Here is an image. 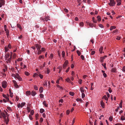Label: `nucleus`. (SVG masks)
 <instances>
[{"mask_svg": "<svg viewBox=\"0 0 125 125\" xmlns=\"http://www.w3.org/2000/svg\"><path fill=\"white\" fill-rule=\"evenodd\" d=\"M34 113V111L33 110H31V111L30 113L31 115H33Z\"/></svg>", "mask_w": 125, "mask_h": 125, "instance_id": "39", "label": "nucleus"}, {"mask_svg": "<svg viewBox=\"0 0 125 125\" xmlns=\"http://www.w3.org/2000/svg\"><path fill=\"white\" fill-rule=\"evenodd\" d=\"M82 80L81 79H79L78 81V82L80 84H81L82 83Z\"/></svg>", "mask_w": 125, "mask_h": 125, "instance_id": "58", "label": "nucleus"}, {"mask_svg": "<svg viewBox=\"0 0 125 125\" xmlns=\"http://www.w3.org/2000/svg\"><path fill=\"white\" fill-rule=\"evenodd\" d=\"M43 91V88L42 87H40V89H39V91L40 92V93H42Z\"/></svg>", "mask_w": 125, "mask_h": 125, "instance_id": "27", "label": "nucleus"}, {"mask_svg": "<svg viewBox=\"0 0 125 125\" xmlns=\"http://www.w3.org/2000/svg\"><path fill=\"white\" fill-rule=\"evenodd\" d=\"M4 112L5 113V114H6V115L7 116V117H8V116H9V114L8 113L6 112V110H4Z\"/></svg>", "mask_w": 125, "mask_h": 125, "instance_id": "49", "label": "nucleus"}, {"mask_svg": "<svg viewBox=\"0 0 125 125\" xmlns=\"http://www.w3.org/2000/svg\"><path fill=\"white\" fill-rule=\"evenodd\" d=\"M12 56L11 55L10 56V57L9 58H8V59H7V62H11V59Z\"/></svg>", "mask_w": 125, "mask_h": 125, "instance_id": "12", "label": "nucleus"}, {"mask_svg": "<svg viewBox=\"0 0 125 125\" xmlns=\"http://www.w3.org/2000/svg\"><path fill=\"white\" fill-rule=\"evenodd\" d=\"M84 25V23L83 22H80L79 24V25L81 27H83V26Z\"/></svg>", "mask_w": 125, "mask_h": 125, "instance_id": "29", "label": "nucleus"}, {"mask_svg": "<svg viewBox=\"0 0 125 125\" xmlns=\"http://www.w3.org/2000/svg\"><path fill=\"white\" fill-rule=\"evenodd\" d=\"M43 104H44L45 106L46 107H48L47 104L46 103V102L45 101H44L43 103Z\"/></svg>", "mask_w": 125, "mask_h": 125, "instance_id": "25", "label": "nucleus"}, {"mask_svg": "<svg viewBox=\"0 0 125 125\" xmlns=\"http://www.w3.org/2000/svg\"><path fill=\"white\" fill-rule=\"evenodd\" d=\"M35 46L37 48V50H40L41 48V46L38 44H36L35 45Z\"/></svg>", "mask_w": 125, "mask_h": 125, "instance_id": "6", "label": "nucleus"}, {"mask_svg": "<svg viewBox=\"0 0 125 125\" xmlns=\"http://www.w3.org/2000/svg\"><path fill=\"white\" fill-rule=\"evenodd\" d=\"M44 111V110L43 109H41L40 110V112L41 113H43Z\"/></svg>", "mask_w": 125, "mask_h": 125, "instance_id": "41", "label": "nucleus"}, {"mask_svg": "<svg viewBox=\"0 0 125 125\" xmlns=\"http://www.w3.org/2000/svg\"><path fill=\"white\" fill-rule=\"evenodd\" d=\"M53 54H52L51 53L50 55V57L51 59H52L53 57Z\"/></svg>", "mask_w": 125, "mask_h": 125, "instance_id": "62", "label": "nucleus"}, {"mask_svg": "<svg viewBox=\"0 0 125 125\" xmlns=\"http://www.w3.org/2000/svg\"><path fill=\"white\" fill-rule=\"evenodd\" d=\"M116 69L115 68H112L111 70L112 72H115L116 71Z\"/></svg>", "mask_w": 125, "mask_h": 125, "instance_id": "23", "label": "nucleus"}, {"mask_svg": "<svg viewBox=\"0 0 125 125\" xmlns=\"http://www.w3.org/2000/svg\"><path fill=\"white\" fill-rule=\"evenodd\" d=\"M11 76L12 77H14L15 78H16V75L14 74H11Z\"/></svg>", "mask_w": 125, "mask_h": 125, "instance_id": "46", "label": "nucleus"}, {"mask_svg": "<svg viewBox=\"0 0 125 125\" xmlns=\"http://www.w3.org/2000/svg\"><path fill=\"white\" fill-rule=\"evenodd\" d=\"M102 65L104 67V68L105 69H106V64L104 63V64H102Z\"/></svg>", "mask_w": 125, "mask_h": 125, "instance_id": "53", "label": "nucleus"}, {"mask_svg": "<svg viewBox=\"0 0 125 125\" xmlns=\"http://www.w3.org/2000/svg\"><path fill=\"white\" fill-rule=\"evenodd\" d=\"M39 76L40 78L41 79H42L43 77V76L42 75L40 74L39 75Z\"/></svg>", "mask_w": 125, "mask_h": 125, "instance_id": "57", "label": "nucleus"}, {"mask_svg": "<svg viewBox=\"0 0 125 125\" xmlns=\"http://www.w3.org/2000/svg\"><path fill=\"white\" fill-rule=\"evenodd\" d=\"M103 99H104L106 100L107 101L108 100V98L105 95H104L103 96Z\"/></svg>", "mask_w": 125, "mask_h": 125, "instance_id": "26", "label": "nucleus"}, {"mask_svg": "<svg viewBox=\"0 0 125 125\" xmlns=\"http://www.w3.org/2000/svg\"><path fill=\"white\" fill-rule=\"evenodd\" d=\"M14 86L16 88H18L19 87L18 85L17 84L16 82L14 80H13V81Z\"/></svg>", "mask_w": 125, "mask_h": 125, "instance_id": "5", "label": "nucleus"}, {"mask_svg": "<svg viewBox=\"0 0 125 125\" xmlns=\"http://www.w3.org/2000/svg\"><path fill=\"white\" fill-rule=\"evenodd\" d=\"M34 88L36 90H38V88L37 86L36 85H35L34 86Z\"/></svg>", "mask_w": 125, "mask_h": 125, "instance_id": "63", "label": "nucleus"}, {"mask_svg": "<svg viewBox=\"0 0 125 125\" xmlns=\"http://www.w3.org/2000/svg\"><path fill=\"white\" fill-rule=\"evenodd\" d=\"M30 106V104L27 105V106L26 108L28 112H29L31 110V109L29 107Z\"/></svg>", "mask_w": 125, "mask_h": 125, "instance_id": "8", "label": "nucleus"}, {"mask_svg": "<svg viewBox=\"0 0 125 125\" xmlns=\"http://www.w3.org/2000/svg\"><path fill=\"white\" fill-rule=\"evenodd\" d=\"M2 95L8 101H9V99L8 97L7 96L5 95L4 94H3Z\"/></svg>", "mask_w": 125, "mask_h": 125, "instance_id": "10", "label": "nucleus"}, {"mask_svg": "<svg viewBox=\"0 0 125 125\" xmlns=\"http://www.w3.org/2000/svg\"><path fill=\"white\" fill-rule=\"evenodd\" d=\"M21 105L22 108L25 104V102L22 103L21 104Z\"/></svg>", "mask_w": 125, "mask_h": 125, "instance_id": "35", "label": "nucleus"}, {"mask_svg": "<svg viewBox=\"0 0 125 125\" xmlns=\"http://www.w3.org/2000/svg\"><path fill=\"white\" fill-rule=\"evenodd\" d=\"M21 104L20 103L18 104L17 105V107L19 108H20V107H21V108H22V107Z\"/></svg>", "mask_w": 125, "mask_h": 125, "instance_id": "52", "label": "nucleus"}, {"mask_svg": "<svg viewBox=\"0 0 125 125\" xmlns=\"http://www.w3.org/2000/svg\"><path fill=\"white\" fill-rule=\"evenodd\" d=\"M31 95L32 96H34L36 94V93L34 91H32L31 93Z\"/></svg>", "mask_w": 125, "mask_h": 125, "instance_id": "17", "label": "nucleus"}, {"mask_svg": "<svg viewBox=\"0 0 125 125\" xmlns=\"http://www.w3.org/2000/svg\"><path fill=\"white\" fill-rule=\"evenodd\" d=\"M40 97L41 98H43V95L42 94H40Z\"/></svg>", "mask_w": 125, "mask_h": 125, "instance_id": "60", "label": "nucleus"}, {"mask_svg": "<svg viewBox=\"0 0 125 125\" xmlns=\"http://www.w3.org/2000/svg\"><path fill=\"white\" fill-rule=\"evenodd\" d=\"M57 87L58 88H59V89L60 90H63V88L62 87L60 86L59 85L57 84L56 85Z\"/></svg>", "mask_w": 125, "mask_h": 125, "instance_id": "16", "label": "nucleus"}, {"mask_svg": "<svg viewBox=\"0 0 125 125\" xmlns=\"http://www.w3.org/2000/svg\"><path fill=\"white\" fill-rule=\"evenodd\" d=\"M97 19L98 21H99L101 20L100 17L99 16H97Z\"/></svg>", "mask_w": 125, "mask_h": 125, "instance_id": "42", "label": "nucleus"}, {"mask_svg": "<svg viewBox=\"0 0 125 125\" xmlns=\"http://www.w3.org/2000/svg\"><path fill=\"white\" fill-rule=\"evenodd\" d=\"M50 17L49 16H47L45 17V20L46 21H47L48 20H50L49 19Z\"/></svg>", "mask_w": 125, "mask_h": 125, "instance_id": "24", "label": "nucleus"}, {"mask_svg": "<svg viewBox=\"0 0 125 125\" xmlns=\"http://www.w3.org/2000/svg\"><path fill=\"white\" fill-rule=\"evenodd\" d=\"M85 96V95L83 93H82V97L83 98Z\"/></svg>", "mask_w": 125, "mask_h": 125, "instance_id": "56", "label": "nucleus"}, {"mask_svg": "<svg viewBox=\"0 0 125 125\" xmlns=\"http://www.w3.org/2000/svg\"><path fill=\"white\" fill-rule=\"evenodd\" d=\"M121 119L122 121L125 120V117L123 116H122L121 117Z\"/></svg>", "mask_w": 125, "mask_h": 125, "instance_id": "30", "label": "nucleus"}, {"mask_svg": "<svg viewBox=\"0 0 125 125\" xmlns=\"http://www.w3.org/2000/svg\"><path fill=\"white\" fill-rule=\"evenodd\" d=\"M69 94L72 96H73L74 94V93L73 92H69Z\"/></svg>", "mask_w": 125, "mask_h": 125, "instance_id": "45", "label": "nucleus"}, {"mask_svg": "<svg viewBox=\"0 0 125 125\" xmlns=\"http://www.w3.org/2000/svg\"><path fill=\"white\" fill-rule=\"evenodd\" d=\"M38 76H39V75L38 74L36 73H35L34 74L33 76V77H37Z\"/></svg>", "mask_w": 125, "mask_h": 125, "instance_id": "36", "label": "nucleus"}, {"mask_svg": "<svg viewBox=\"0 0 125 125\" xmlns=\"http://www.w3.org/2000/svg\"><path fill=\"white\" fill-rule=\"evenodd\" d=\"M2 87L3 88H5L7 87V82L5 81H3L2 83Z\"/></svg>", "mask_w": 125, "mask_h": 125, "instance_id": "1", "label": "nucleus"}, {"mask_svg": "<svg viewBox=\"0 0 125 125\" xmlns=\"http://www.w3.org/2000/svg\"><path fill=\"white\" fill-rule=\"evenodd\" d=\"M122 100H121L120 103L119 104V106L121 108L122 107Z\"/></svg>", "mask_w": 125, "mask_h": 125, "instance_id": "33", "label": "nucleus"}, {"mask_svg": "<svg viewBox=\"0 0 125 125\" xmlns=\"http://www.w3.org/2000/svg\"><path fill=\"white\" fill-rule=\"evenodd\" d=\"M1 115L3 116V117L4 118V119H5V118L6 117V116L5 114V113H1Z\"/></svg>", "mask_w": 125, "mask_h": 125, "instance_id": "18", "label": "nucleus"}, {"mask_svg": "<svg viewBox=\"0 0 125 125\" xmlns=\"http://www.w3.org/2000/svg\"><path fill=\"white\" fill-rule=\"evenodd\" d=\"M65 52L64 51H62V57H64L65 56Z\"/></svg>", "mask_w": 125, "mask_h": 125, "instance_id": "47", "label": "nucleus"}, {"mask_svg": "<svg viewBox=\"0 0 125 125\" xmlns=\"http://www.w3.org/2000/svg\"><path fill=\"white\" fill-rule=\"evenodd\" d=\"M110 3H109L110 6H113L115 5V2L114 0H110Z\"/></svg>", "mask_w": 125, "mask_h": 125, "instance_id": "2", "label": "nucleus"}, {"mask_svg": "<svg viewBox=\"0 0 125 125\" xmlns=\"http://www.w3.org/2000/svg\"><path fill=\"white\" fill-rule=\"evenodd\" d=\"M77 53L79 56H80L81 54V53L78 50H77Z\"/></svg>", "mask_w": 125, "mask_h": 125, "instance_id": "44", "label": "nucleus"}, {"mask_svg": "<svg viewBox=\"0 0 125 125\" xmlns=\"http://www.w3.org/2000/svg\"><path fill=\"white\" fill-rule=\"evenodd\" d=\"M26 94L27 95L29 96L30 95L31 92L30 91H27L26 92Z\"/></svg>", "mask_w": 125, "mask_h": 125, "instance_id": "15", "label": "nucleus"}, {"mask_svg": "<svg viewBox=\"0 0 125 125\" xmlns=\"http://www.w3.org/2000/svg\"><path fill=\"white\" fill-rule=\"evenodd\" d=\"M29 117L30 120H32V119L33 118L32 117L31 115H29Z\"/></svg>", "mask_w": 125, "mask_h": 125, "instance_id": "40", "label": "nucleus"}, {"mask_svg": "<svg viewBox=\"0 0 125 125\" xmlns=\"http://www.w3.org/2000/svg\"><path fill=\"white\" fill-rule=\"evenodd\" d=\"M86 23H88V24L89 25L90 27H93V24L92 23H89L88 21H87L86 22Z\"/></svg>", "mask_w": 125, "mask_h": 125, "instance_id": "11", "label": "nucleus"}, {"mask_svg": "<svg viewBox=\"0 0 125 125\" xmlns=\"http://www.w3.org/2000/svg\"><path fill=\"white\" fill-rule=\"evenodd\" d=\"M62 78L61 77H60V78H59V79H58L57 81H56V83H57V84H59V80H60V79H62Z\"/></svg>", "mask_w": 125, "mask_h": 125, "instance_id": "43", "label": "nucleus"}, {"mask_svg": "<svg viewBox=\"0 0 125 125\" xmlns=\"http://www.w3.org/2000/svg\"><path fill=\"white\" fill-rule=\"evenodd\" d=\"M38 52H37V54L38 55L41 54L42 52V51L40 50H37Z\"/></svg>", "mask_w": 125, "mask_h": 125, "instance_id": "32", "label": "nucleus"}, {"mask_svg": "<svg viewBox=\"0 0 125 125\" xmlns=\"http://www.w3.org/2000/svg\"><path fill=\"white\" fill-rule=\"evenodd\" d=\"M68 62L67 60H66L65 61L63 65V68H64L68 64Z\"/></svg>", "mask_w": 125, "mask_h": 125, "instance_id": "7", "label": "nucleus"}, {"mask_svg": "<svg viewBox=\"0 0 125 125\" xmlns=\"http://www.w3.org/2000/svg\"><path fill=\"white\" fill-rule=\"evenodd\" d=\"M101 105L102 107L104 108V103L103 102V101H101Z\"/></svg>", "mask_w": 125, "mask_h": 125, "instance_id": "9", "label": "nucleus"}, {"mask_svg": "<svg viewBox=\"0 0 125 125\" xmlns=\"http://www.w3.org/2000/svg\"><path fill=\"white\" fill-rule=\"evenodd\" d=\"M116 28V27L114 26H112L111 27L110 29V31H112V30L113 29H115Z\"/></svg>", "mask_w": 125, "mask_h": 125, "instance_id": "21", "label": "nucleus"}, {"mask_svg": "<svg viewBox=\"0 0 125 125\" xmlns=\"http://www.w3.org/2000/svg\"><path fill=\"white\" fill-rule=\"evenodd\" d=\"M45 62H44V63L43 64V66H41V69H42V68H43V67H44L45 66Z\"/></svg>", "mask_w": 125, "mask_h": 125, "instance_id": "37", "label": "nucleus"}, {"mask_svg": "<svg viewBox=\"0 0 125 125\" xmlns=\"http://www.w3.org/2000/svg\"><path fill=\"white\" fill-rule=\"evenodd\" d=\"M66 80L67 82L68 83H70V82H71L69 78H67L66 79Z\"/></svg>", "mask_w": 125, "mask_h": 125, "instance_id": "28", "label": "nucleus"}, {"mask_svg": "<svg viewBox=\"0 0 125 125\" xmlns=\"http://www.w3.org/2000/svg\"><path fill=\"white\" fill-rule=\"evenodd\" d=\"M17 27L19 28L20 29H22V28L21 26L19 24H18L17 25Z\"/></svg>", "mask_w": 125, "mask_h": 125, "instance_id": "31", "label": "nucleus"}, {"mask_svg": "<svg viewBox=\"0 0 125 125\" xmlns=\"http://www.w3.org/2000/svg\"><path fill=\"white\" fill-rule=\"evenodd\" d=\"M92 20L93 22L95 23H96L97 22V21L96 20H95L94 19V17H93L92 18Z\"/></svg>", "mask_w": 125, "mask_h": 125, "instance_id": "34", "label": "nucleus"}, {"mask_svg": "<svg viewBox=\"0 0 125 125\" xmlns=\"http://www.w3.org/2000/svg\"><path fill=\"white\" fill-rule=\"evenodd\" d=\"M10 95L11 97H13V93L12 92L10 93Z\"/></svg>", "mask_w": 125, "mask_h": 125, "instance_id": "59", "label": "nucleus"}, {"mask_svg": "<svg viewBox=\"0 0 125 125\" xmlns=\"http://www.w3.org/2000/svg\"><path fill=\"white\" fill-rule=\"evenodd\" d=\"M16 78H17L19 81H20L22 80V78L17 73H16Z\"/></svg>", "mask_w": 125, "mask_h": 125, "instance_id": "3", "label": "nucleus"}, {"mask_svg": "<svg viewBox=\"0 0 125 125\" xmlns=\"http://www.w3.org/2000/svg\"><path fill=\"white\" fill-rule=\"evenodd\" d=\"M0 2H2L3 4H5V1L4 0H0Z\"/></svg>", "mask_w": 125, "mask_h": 125, "instance_id": "61", "label": "nucleus"}, {"mask_svg": "<svg viewBox=\"0 0 125 125\" xmlns=\"http://www.w3.org/2000/svg\"><path fill=\"white\" fill-rule=\"evenodd\" d=\"M80 90L82 93H83L84 92V90L83 87H81L80 88Z\"/></svg>", "mask_w": 125, "mask_h": 125, "instance_id": "19", "label": "nucleus"}, {"mask_svg": "<svg viewBox=\"0 0 125 125\" xmlns=\"http://www.w3.org/2000/svg\"><path fill=\"white\" fill-rule=\"evenodd\" d=\"M24 73L27 76H28L30 74V73L29 72H25Z\"/></svg>", "mask_w": 125, "mask_h": 125, "instance_id": "38", "label": "nucleus"}, {"mask_svg": "<svg viewBox=\"0 0 125 125\" xmlns=\"http://www.w3.org/2000/svg\"><path fill=\"white\" fill-rule=\"evenodd\" d=\"M121 0H117L116 2L117 3V5L119 6L121 4Z\"/></svg>", "mask_w": 125, "mask_h": 125, "instance_id": "14", "label": "nucleus"}, {"mask_svg": "<svg viewBox=\"0 0 125 125\" xmlns=\"http://www.w3.org/2000/svg\"><path fill=\"white\" fill-rule=\"evenodd\" d=\"M122 71L123 72L125 71V66H124L122 68Z\"/></svg>", "mask_w": 125, "mask_h": 125, "instance_id": "64", "label": "nucleus"}, {"mask_svg": "<svg viewBox=\"0 0 125 125\" xmlns=\"http://www.w3.org/2000/svg\"><path fill=\"white\" fill-rule=\"evenodd\" d=\"M4 119L5 120V121L6 122V124H8L9 121V118L8 117H7L6 119V118Z\"/></svg>", "mask_w": 125, "mask_h": 125, "instance_id": "22", "label": "nucleus"}, {"mask_svg": "<svg viewBox=\"0 0 125 125\" xmlns=\"http://www.w3.org/2000/svg\"><path fill=\"white\" fill-rule=\"evenodd\" d=\"M4 30L6 32V34L7 37L8 38L9 35V30L7 29H4Z\"/></svg>", "mask_w": 125, "mask_h": 125, "instance_id": "4", "label": "nucleus"}, {"mask_svg": "<svg viewBox=\"0 0 125 125\" xmlns=\"http://www.w3.org/2000/svg\"><path fill=\"white\" fill-rule=\"evenodd\" d=\"M103 48L102 47H100L99 49V51L101 53H102V51L103 50Z\"/></svg>", "mask_w": 125, "mask_h": 125, "instance_id": "20", "label": "nucleus"}, {"mask_svg": "<svg viewBox=\"0 0 125 125\" xmlns=\"http://www.w3.org/2000/svg\"><path fill=\"white\" fill-rule=\"evenodd\" d=\"M109 120L110 121H112V120H113V117H112L111 116H110L109 117Z\"/></svg>", "mask_w": 125, "mask_h": 125, "instance_id": "55", "label": "nucleus"}, {"mask_svg": "<svg viewBox=\"0 0 125 125\" xmlns=\"http://www.w3.org/2000/svg\"><path fill=\"white\" fill-rule=\"evenodd\" d=\"M8 49L7 48V47H6V46L5 48V52H7L8 51Z\"/></svg>", "mask_w": 125, "mask_h": 125, "instance_id": "48", "label": "nucleus"}, {"mask_svg": "<svg viewBox=\"0 0 125 125\" xmlns=\"http://www.w3.org/2000/svg\"><path fill=\"white\" fill-rule=\"evenodd\" d=\"M76 100L77 101H81V102L82 101V100L81 99L78 98L76 99Z\"/></svg>", "mask_w": 125, "mask_h": 125, "instance_id": "51", "label": "nucleus"}, {"mask_svg": "<svg viewBox=\"0 0 125 125\" xmlns=\"http://www.w3.org/2000/svg\"><path fill=\"white\" fill-rule=\"evenodd\" d=\"M10 56V54H6L5 56V60H7V59L9 58Z\"/></svg>", "mask_w": 125, "mask_h": 125, "instance_id": "13", "label": "nucleus"}, {"mask_svg": "<svg viewBox=\"0 0 125 125\" xmlns=\"http://www.w3.org/2000/svg\"><path fill=\"white\" fill-rule=\"evenodd\" d=\"M41 58H42L43 59L44 58V56L43 55H41L39 56V59H40Z\"/></svg>", "mask_w": 125, "mask_h": 125, "instance_id": "50", "label": "nucleus"}, {"mask_svg": "<svg viewBox=\"0 0 125 125\" xmlns=\"http://www.w3.org/2000/svg\"><path fill=\"white\" fill-rule=\"evenodd\" d=\"M99 27H100L101 28H103L104 27L101 24H99Z\"/></svg>", "mask_w": 125, "mask_h": 125, "instance_id": "54", "label": "nucleus"}]
</instances>
